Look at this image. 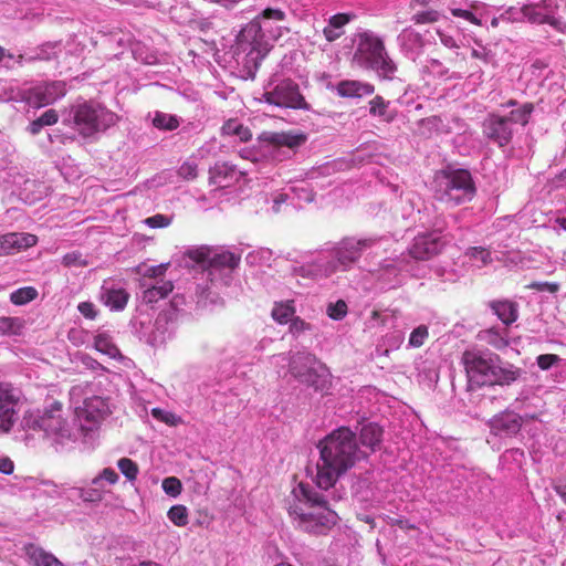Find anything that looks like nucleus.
I'll list each match as a JSON object with an SVG mask.
<instances>
[{"instance_id":"obj_1","label":"nucleus","mask_w":566,"mask_h":566,"mask_svg":"<svg viewBox=\"0 0 566 566\" xmlns=\"http://www.w3.org/2000/svg\"><path fill=\"white\" fill-rule=\"evenodd\" d=\"M315 483L321 491L300 483L287 500V512L293 525L312 535H325L337 523L338 515L332 507L342 495L335 486L337 480L367 457L358 447L356 433L347 427L333 430L318 443Z\"/></svg>"},{"instance_id":"obj_2","label":"nucleus","mask_w":566,"mask_h":566,"mask_svg":"<svg viewBox=\"0 0 566 566\" xmlns=\"http://www.w3.org/2000/svg\"><path fill=\"white\" fill-rule=\"evenodd\" d=\"M462 363L471 386H509L522 375L521 368L503 363L499 355L490 350H465Z\"/></svg>"},{"instance_id":"obj_3","label":"nucleus","mask_w":566,"mask_h":566,"mask_svg":"<svg viewBox=\"0 0 566 566\" xmlns=\"http://www.w3.org/2000/svg\"><path fill=\"white\" fill-rule=\"evenodd\" d=\"M284 19L285 13L282 10L268 8L259 17L245 24L238 34V48L247 52L244 67L249 70L251 77H254L262 60L271 50V44L263 31L265 25L262 24V20L282 21Z\"/></svg>"},{"instance_id":"obj_4","label":"nucleus","mask_w":566,"mask_h":566,"mask_svg":"<svg viewBox=\"0 0 566 566\" xmlns=\"http://www.w3.org/2000/svg\"><path fill=\"white\" fill-rule=\"evenodd\" d=\"M21 426L23 429L42 431L56 448L74 442L77 438V431L69 421L59 401H54L42 411L25 413Z\"/></svg>"},{"instance_id":"obj_5","label":"nucleus","mask_w":566,"mask_h":566,"mask_svg":"<svg viewBox=\"0 0 566 566\" xmlns=\"http://www.w3.org/2000/svg\"><path fill=\"white\" fill-rule=\"evenodd\" d=\"M353 62L360 69L375 72L380 80H392L397 72L384 41L371 31L357 35Z\"/></svg>"},{"instance_id":"obj_6","label":"nucleus","mask_w":566,"mask_h":566,"mask_svg":"<svg viewBox=\"0 0 566 566\" xmlns=\"http://www.w3.org/2000/svg\"><path fill=\"white\" fill-rule=\"evenodd\" d=\"M275 357L289 363V373L297 382L318 392L328 390L329 370L314 354L310 352L282 353Z\"/></svg>"},{"instance_id":"obj_7","label":"nucleus","mask_w":566,"mask_h":566,"mask_svg":"<svg viewBox=\"0 0 566 566\" xmlns=\"http://www.w3.org/2000/svg\"><path fill=\"white\" fill-rule=\"evenodd\" d=\"M434 193L438 200L458 206L471 201L476 187L469 170L448 169L436 176Z\"/></svg>"},{"instance_id":"obj_8","label":"nucleus","mask_w":566,"mask_h":566,"mask_svg":"<svg viewBox=\"0 0 566 566\" xmlns=\"http://www.w3.org/2000/svg\"><path fill=\"white\" fill-rule=\"evenodd\" d=\"M66 122L83 137H91L115 125L117 115L93 102H82L71 107Z\"/></svg>"},{"instance_id":"obj_9","label":"nucleus","mask_w":566,"mask_h":566,"mask_svg":"<svg viewBox=\"0 0 566 566\" xmlns=\"http://www.w3.org/2000/svg\"><path fill=\"white\" fill-rule=\"evenodd\" d=\"M377 242L378 238H344L333 249L334 260L317 264L318 270L326 276L337 270L347 271L360 259L364 251L370 249Z\"/></svg>"},{"instance_id":"obj_10","label":"nucleus","mask_w":566,"mask_h":566,"mask_svg":"<svg viewBox=\"0 0 566 566\" xmlns=\"http://www.w3.org/2000/svg\"><path fill=\"white\" fill-rule=\"evenodd\" d=\"M189 258L206 265L211 281L221 280L224 284H229L232 271L240 263V255L229 251H212L207 248L190 251Z\"/></svg>"},{"instance_id":"obj_11","label":"nucleus","mask_w":566,"mask_h":566,"mask_svg":"<svg viewBox=\"0 0 566 566\" xmlns=\"http://www.w3.org/2000/svg\"><path fill=\"white\" fill-rule=\"evenodd\" d=\"M263 98L266 103L277 107L307 109L308 106L300 93L298 85L290 78L277 83L270 81L265 86Z\"/></svg>"},{"instance_id":"obj_12","label":"nucleus","mask_w":566,"mask_h":566,"mask_svg":"<svg viewBox=\"0 0 566 566\" xmlns=\"http://www.w3.org/2000/svg\"><path fill=\"white\" fill-rule=\"evenodd\" d=\"M107 399L99 396L85 398L83 405L75 408V416L80 422V429L88 434L109 415Z\"/></svg>"},{"instance_id":"obj_13","label":"nucleus","mask_w":566,"mask_h":566,"mask_svg":"<svg viewBox=\"0 0 566 566\" xmlns=\"http://www.w3.org/2000/svg\"><path fill=\"white\" fill-rule=\"evenodd\" d=\"M66 93L65 83L52 81L39 83L24 91V99L33 107L40 108L53 104Z\"/></svg>"},{"instance_id":"obj_14","label":"nucleus","mask_w":566,"mask_h":566,"mask_svg":"<svg viewBox=\"0 0 566 566\" xmlns=\"http://www.w3.org/2000/svg\"><path fill=\"white\" fill-rule=\"evenodd\" d=\"M446 241L440 234V229L437 228L432 232H426L418 234L408 249L409 255L418 261H426L438 255Z\"/></svg>"},{"instance_id":"obj_15","label":"nucleus","mask_w":566,"mask_h":566,"mask_svg":"<svg viewBox=\"0 0 566 566\" xmlns=\"http://www.w3.org/2000/svg\"><path fill=\"white\" fill-rule=\"evenodd\" d=\"M306 135L302 133L293 132H264L260 135L259 140L264 143L268 147H272V150L268 151L275 157L274 153L280 154L281 148L285 147L290 151L294 153L298 147L305 144Z\"/></svg>"},{"instance_id":"obj_16","label":"nucleus","mask_w":566,"mask_h":566,"mask_svg":"<svg viewBox=\"0 0 566 566\" xmlns=\"http://www.w3.org/2000/svg\"><path fill=\"white\" fill-rule=\"evenodd\" d=\"M17 397L9 385L0 384V434L11 430L18 419Z\"/></svg>"},{"instance_id":"obj_17","label":"nucleus","mask_w":566,"mask_h":566,"mask_svg":"<svg viewBox=\"0 0 566 566\" xmlns=\"http://www.w3.org/2000/svg\"><path fill=\"white\" fill-rule=\"evenodd\" d=\"M483 134L500 147H504L513 137V128L503 116L492 114L483 122Z\"/></svg>"},{"instance_id":"obj_18","label":"nucleus","mask_w":566,"mask_h":566,"mask_svg":"<svg viewBox=\"0 0 566 566\" xmlns=\"http://www.w3.org/2000/svg\"><path fill=\"white\" fill-rule=\"evenodd\" d=\"M523 424V418L511 410L495 415L489 422L490 429L495 434L513 437L516 436Z\"/></svg>"},{"instance_id":"obj_19","label":"nucleus","mask_w":566,"mask_h":566,"mask_svg":"<svg viewBox=\"0 0 566 566\" xmlns=\"http://www.w3.org/2000/svg\"><path fill=\"white\" fill-rule=\"evenodd\" d=\"M520 12L524 19H527L531 23L544 24L547 23L554 29L564 32L566 23L559 18L553 17L552 14L545 13L541 6L537 3L524 4Z\"/></svg>"},{"instance_id":"obj_20","label":"nucleus","mask_w":566,"mask_h":566,"mask_svg":"<svg viewBox=\"0 0 566 566\" xmlns=\"http://www.w3.org/2000/svg\"><path fill=\"white\" fill-rule=\"evenodd\" d=\"M36 237L30 233H7L0 237V255L11 254L22 249L33 247Z\"/></svg>"},{"instance_id":"obj_21","label":"nucleus","mask_w":566,"mask_h":566,"mask_svg":"<svg viewBox=\"0 0 566 566\" xmlns=\"http://www.w3.org/2000/svg\"><path fill=\"white\" fill-rule=\"evenodd\" d=\"M143 289L142 300L145 304H155L167 297L174 290V283L169 280H159L156 282L140 281Z\"/></svg>"},{"instance_id":"obj_22","label":"nucleus","mask_w":566,"mask_h":566,"mask_svg":"<svg viewBox=\"0 0 566 566\" xmlns=\"http://www.w3.org/2000/svg\"><path fill=\"white\" fill-rule=\"evenodd\" d=\"M101 301L113 311L125 308L129 294L120 287H113L104 284L101 289Z\"/></svg>"},{"instance_id":"obj_23","label":"nucleus","mask_w":566,"mask_h":566,"mask_svg":"<svg viewBox=\"0 0 566 566\" xmlns=\"http://www.w3.org/2000/svg\"><path fill=\"white\" fill-rule=\"evenodd\" d=\"M489 307L505 326H510L518 317V307L514 302L507 300L491 301Z\"/></svg>"},{"instance_id":"obj_24","label":"nucleus","mask_w":566,"mask_h":566,"mask_svg":"<svg viewBox=\"0 0 566 566\" xmlns=\"http://www.w3.org/2000/svg\"><path fill=\"white\" fill-rule=\"evenodd\" d=\"M24 552L34 566H64L53 554L34 544H27Z\"/></svg>"},{"instance_id":"obj_25","label":"nucleus","mask_w":566,"mask_h":566,"mask_svg":"<svg viewBox=\"0 0 566 566\" xmlns=\"http://www.w3.org/2000/svg\"><path fill=\"white\" fill-rule=\"evenodd\" d=\"M375 86L360 81H342L337 85V93L343 97H363L371 95Z\"/></svg>"},{"instance_id":"obj_26","label":"nucleus","mask_w":566,"mask_h":566,"mask_svg":"<svg viewBox=\"0 0 566 566\" xmlns=\"http://www.w3.org/2000/svg\"><path fill=\"white\" fill-rule=\"evenodd\" d=\"M353 19L352 14L337 13L329 18L328 24L324 28L323 34L328 42H334L343 35V27Z\"/></svg>"},{"instance_id":"obj_27","label":"nucleus","mask_w":566,"mask_h":566,"mask_svg":"<svg viewBox=\"0 0 566 566\" xmlns=\"http://www.w3.org/2000/svg\"><path fill=\"white\" fill-rule=\"evenodd\" d=\"M369 114L380 117L385 123H391L397 116V111L390 107L389 101H385L384 97L377 95L369 101Z\"/></svg>"},{"instance_id":"obj_28","label":"nucleus","mask_w":566,"mask_h":566,"mask_svg":"<svg viewBox=\"0 0 566 566\" xmlns=\"http://www.w3.org/2000/svg\"><path fill=\"white\" fill-rule=\"evenodd\" d=\"M509 331L506 327H491L479 333L481 340L493 346L496 349H503L509 346Z\"/></svg>"},{"instance_id":"obj_29","label":"nucleus","mask_w":566,"mask_h":566,"mask_svg":"<svg viewBox=\"0 0 566 566\" xmlns=\"http://www.w3.org/2000/svg\"><path fill=\"white\" fill-rule=\"evenodd\" d=\"M381 438L382 430L376 423H367L360 429V443L363 447L369 448L370 451H375L376 447L381 442Z\"/></svg>"},{"instance_id":"obj_30","label":"nucleus","mask_w":566,"mask_h":566,"mask_svg":"<svg viewBox=\"0 0 566 566\" xmlns=\"http://www.w3.org/2000/svg\"><path fill=\"white\" fill-rule=\"evenodd\" d=\"M59 120V114L55 109L50 108L45 111L41 116H39L36 119L32 120L29 126L27 127V130L35 136L38 135L43 127L45 126H52L56 124Z\"/></svg>"},{"instance_id":"obj_31","label":"nucleus","mask_w":566,"mask_h":566,"mask_svg":"<svg viewBox=\"0 0 566 566\" xmlns=\"http://www.w3.org/2000/svg\"><path fill=\"white\" fill-rule=\"evenodd\" d=\"M94 347L96 350L107 355L111 358L122 357L119 349L107 334H97L94 338Z\"/></svg>"},{"instance_id":"obj_32","label":"nucleus","mask_w":566,"mask_h":566,"mask_svg":"<svg viewBox=\"0 0 566 566\" xmlns=\"http://www.w3.org/2000/svg\"><path fill=\"white\" fill-rule=\"evenodd\" d=\"M56 44L55 43H45L38 48L34 53H25L19 55V62H33V61H45L51 60L56 55L55 52Z\"/></svg>"},{"instance_id":"obj_33","label":"nucleus","mask_w":566,"mask_h":566,"mask_svg":"<svg viewBox=\"0 0 566 566\" xmlns=\"http://www.w3.org/2000/svg\"><path fill=\"white\" fill-rule=\"evenodd\" d=\"M221 130L223 135L238 136L241 142H248L252 137V133L249 127L233 119H230L227 123H224Z\"/></svg>"},{"instance_id":"obj_34","label":"nucleus","mask_w":566,"mask_h":566,"mask_svg":"<svg viewBox=\"0 0 566 566\" xmlns=\"http://www.w3.org/2000/svg\"><path fill=\"white\" fill-rule=\"evenodd\" d=\"M534 109L533 104L525 103L518 108H515L511 111V113L507 116H503L505 119H507L509 124L512 126L513 124H521L526 125L528 123V119L531 117V114Z\"/></svg>"},{"instance_id":"obj_35","label":"nucleus","mask_w":566,"mask_h":566,"mask_svg":"<svg viewBox=\"0 0 566 566\" xmlns=\"http://www.w3.org/2000/svg\"><path fill=\"white\" fill-rule=\"evenodd\" d=\"M417 132L423 137H431L433 134L439 133L442 126V119L438 116H430L422 118L418 122Z\"/></svg>"},{"instance_id":"obj_36","label":"nucleus","mask_w":566,"mask_h":566,"mask_svg":"<svg viewBox=\"0 0 566 566\" xmlns=\"http://www.w3.org/2000/svg\"><path fill=\"white\" fill-rule=\"evenodd\" d=\"M465 256L478 268H482L492 262L491 252L482 247L469 248L465 252Z\"/></svg>"},{"instance_id":"obj_37","label":"nucleus","mask_w":566,"mask_h":566,"mask_svg":"<svg viewBox=\"0 0 566 566\" xmlns=\"http://www.w3.org/2000/svg\"><path fill=\"white\" fill-rule=\"evenodd\" d=\"M153 125L158 129L174 130L179 126V119L175 115L155 112Z\"/></svg>"},{"instance_id":"obj_38","label":"nucleus","mask_w":566,"mask_h":566,"mask_svg":"<svg viewBox=\"0 0 566 566\" xmlns=\"http://www.w3.org/2000/svg\"><path fill=\"white\" fill-rule=\"evenodd\" d=\"M23 322L19 317H0V336L19 335Z\"/></svg>"},{"instance_id":"obj_39","label":"nucleus","mask_w":566,"mask_h":566,"mask_svg":"<svg viewBox=\"0 0 566 566\" xmlns=\"http://www.w3.org/2000/svg\"><path fill=\"white\" fill-rule=\"evenodd\" d=\"M38 296V291L34 287L27 286L15 290L11 293L10 300L15 305H23L33 301Z\"/></svg>"},{"instance_id":"obj_40","label":"nucleus","mask_w":566,"mask_h":566,"mask_svg":"<svg viewBox=\"0 0 566 566\" xmlns=\"http://www.w3.org/2000/svg\"><path fill=\"white\" fill-rule=\"evenodd\" d=\"M167 516L176 526L181 527L188 524V511L184 505L171 506L167 513Z\"/></svg>"},{"instance_id":"obj_41","label":"nucleus","mask_w":566,"mask_h":566,"mask_svg":"<svg viewBox=\"0 0 566 566\" xmlns=\"http://www.w3.org/2000/svg\"><path fill=\"white\" fill-rule=\"evenodd\" d=\"M117 467L128 481L136 480L138 472H139V469H138V465L136 462H134L133 460H130L128 458H122L118 460Z\"/></svg>"},{"instance_id":"obj_42","label":"nucleus","mask_w":566,"mask_h":566,"mask_svg":"<svg viewBox=\"0 0 566 566\" xmlns=\"http://www.w3.org/2000/svg\"><path fill=\"white\" fill-rule=\"evenodd\" d=\"M78 497L84 502H99L103 500L104 489L101 485H91L86 489L77 490Z\"/></svg>"},{"instance_id":"obj_43","label":"nucleus","mask_w":566,"mask_h":566,"mask_svg":"<svg viewBox=\"0 0 566 566\" xmlns=\"http://www.w3.org/2000/svg\"><path fill=\"white\" fill-rule=\"evenodd\" d=\"M167 269H168V263H161L159 265L148 266L143 272V279L140 281L146 280L147 282H156L159 280H164L163 276L165 275Z\"/></svg>"},{"instance_id":"obj_44","label":"nucleus","mask_w":566,"mask_h":566,"mask_svg":"<svg viewBox=\"0 0 566 566\" xmlns=\"http://www.w3.org/2000/svg\"><path fill=\"white\" fill-rule=\"evenodd\" d=\"M312 329V325L298 316L291 319L289 327V332L294 338H298L302 334Z\"/></svg>"},{"instance_id":"obj_45","label":"nucleus","mask_w":566,"mask_h":566,"mask_svg":"<svg viewBox=\"0 0 566 566\" xmlns=\"http://www.w3.org/2000/svg\"><path fill=\"white\" fill-rule=\"evenodd\" d=\"M428 335V327L426 325H419L410 334L409 346L415 348L422 346Z\"/></svg>"},{"instance_id":"obj_46","label":"nucleus","mask_w":566,"mask_h":566,"mask_svg":"<svg viewBox=\"0 0 566 566\" xmlns=\"http://www.w3.org/2000/svg\"><path fill=\"white\" fill-rule=\"evenodd\" d=\"M119 476L112 468H105L98 475L92 480L93 485H101L104 489V482L109 484L117 483Z\"/></svg>"},{"instance_id":"obj_47","label":"nucleus","mask_w":566,"mask_h":566,"mask_svg":"<svg viewBox=\"0 0 566 566\" xmlns=\"http://www.w3.org/2000/svg\"><path fill=\"white\" fill-rule=\"evenodd\" d=\"M161 486H163V490L165 491V493L172 497L178 496L180 494L181 488H182L180 480L175 476H169V478L164 479Z\"/></svg>"},{"instance_id":"obj_48","label":"nucleus","mask_w":566,"mask_h":566,"mask_svg":"<svg viewBox=\"0 0 566 566\" xmlns=\"http://www.w3.org/2000/svg\"><path fill=\"white\" fill-rule=\"evenodd\" d=\"M293 315V308L290 305H275L272 310V317L280 324L286 323Z\"/></svg>"},{"instance_id":"obj_49","label":"nucleus","mask_w":566,"mask_h":566,"mask_svg":"<svg viewBox=\"0 0 566 566\" xmlns=\"http://www.w3.org/2000/svg\"><path fill=\"white\" fill-rule=\"evenodd\" d=\"M347 313V305L344 301L339 300L336 303H331L327 307V314L331 318L339 321L345 317Z\"/></svg>"},{"instance_id":"obj_50","label":"nucleus","mask_w":566,"mask_h":566,"mask_svg":"<svg viewBox=\"0 0 566 566\" xmlns=\"http://www.w3.org/2000/svg\"><path fill=\"white\" fill-rule=\"evenodd\" d=\"M560 357L555 354H542L537 356L536 363L542 370H548L554 365L560 361Z\"/></svg>"},{"instance_id":"obj_51","label":"nucleus","mask_w":566,"mask_h":566,"mask_svg":"<svg viewBox=\"0 0 566 566\" xmlns=\"http://www.w3.org/2000/svg\"><path fill=\"white\" fill-rule=\"evenodd\" d=\"M439 19V12L436 10H428L418 12L412 17V20L417 24L436 22Z\"/></svg>"},{"instance_id":"obj_52","label":"nucleus","mask_w":566,"mask_h":566,"mask_svg":"<svg viewBox=\"0 0 566 566\" xmlns=\"http://www.w3.org/2000/svg\"><path fill=\"white\" fill-rule=\"evenodd\" d=\"M178 175L187 180H192L197 177V164L193 161L184 163L178 170Z\"/></svg>"},{"instance_id":"obj_53","label":"nucleus","mask_w":566,"mask_h":566,"mask_svg":"<svg viewBox=\"0 0 566 566\" xmlns=\"http://www.w3.org/2000/svg\"><path fill=\"white\" fill-rule=\"evenodd\" d=\"M166 324V322H161L160 319L155 322V331L150 336L151 345L156 346L165 342L164 329Z\"/></svg>"},{"instance_id":"obj_54","label":"nucleus","mask_w":566,"mask_h":566,"mask_svg":"<svg viewBox=\"0 0 566 566\" xmlns=\"http://www.w3.org/2000/svg\"><path fill=\"white\" fill-rule=\"evenodd\" d=\"M171 219L164 214H155L145 219V223L150 228H166L170 224Z\"/></svg>"},{"instance_id":"obj_55","label":"nucleus","mask_w":566,"mask_h":566,"mask_svg":"<svg viewBox=\"0 0 566 566\" xmlns=\"http://www.w3.org/2000/svg\"><path fill=\"white\" fill-rule=\"evenodd\" d=\"M564 3V0H542L538 2V6L542 7L545 13L554 14L558 11L560 4Z\"/></svg>"},{"instance_id":"obj_56","label":"nucleus","mask_w":566,"mask_h":566,"mask_svg":"<svg viewBox=\"0 0 566 566\" xmlns=\"http://www.w3.org/2000/svg\"><path fill=\"white\" fill-rule=\"evenodd\" d=\"M63 264L65 266H84L86 262L82 260L80 253L71 252L63 256Z\"/></svg>"},{"instance_id":"obj_57","label":"nucleus","mask_w":566,"mask_h":566,"mask_svg":"<svg viewBox=\"0 0 566 566\" xmlns=\"http://www.w3.org/2000/svg\"><path fill=\"white\" fill-rule=\"evenodd\" d=\"M501 18L503 21L509 22H520L524 20L520 9H516L515 7H510L507 10H505V12L501 14Z\"/></svg>"},{"instance_id":"obj_58","label":"nucleus","mask_w":566,"mask_h":566,"mask_svg":"<svg viewBox=\"0 0 566 566\" xmlns=\"http://www.w3.org/2000/svg\"><path fill=\"white\" fill-rule=\"evenodd\" d=\"M451 13L454 17L463 18L468 21H470L473 24L482 25V22L480 19H478L471 11L463 10V9H451Z\"/></svg>"},{"instance_id":"obj_59","label":"nucleus","mask_w":566,"mask_h":566,"mask_svg":"<svg viewBox=\"0 0 566 566\" xmlns=\"http://www.w3.org/2000/svg\"><path fill=\"white\" fill-rule=\"evenodd\" d=\"M230 170L231 168L227 164H217L210 171L211 178L214 180V182H221L220 178L222 176L226 177Z\"/></svg>"},{"instance_id":"obj_60","label":"nucleus","mask_w":566,"mask_h":566,"mask_svg":"<svg viewBox=\"0 0 566 566\" xmlns=\"http://www.w3.org/2000/svg\"><path fill=\"white\" fill-rule=\"evenodd\" d=\"M77 308L86 318L94 319L96 317L95 306L91 302H82L78 304Z\"/></svg>"},{"instance_id":"obj_61","label":"nucleus","mask_w":566,"mask_h":566,"mask_svg":"<svg viewBox=\"0 0 566 566\" xmlns=\"http://www.w3.org/2000/svg\"><path fill=\"white\" fill-rule=\"evenodd\" d=\"M438 35H439V39L441 41V43L449 48V49H453V48H458V44H457V41L454 40L453 36L449 35V34H446L441 31H438Z\"/></svg>"},{"instance_id":"obj_62","label":"nucleus","mask_w":566,"mask_h":566,"mask_svg":"<svg viewBox=\"0 0 566 566\" xmlns=\"http://www.w3.org/2000/svg\"><path fill=\"white\" fill-rule=\"evenodd\" d=\"M14 464L9 458H0V472L3 474H11L13 472Z\"/></svg>"},{"instance_id":"obj_63","label":"nucleus","mask_w":566,"mask_h":566,"mask_svg":"<svg viewBox=\"0 0 566 566\" xmlns=\"http://www.w3.org/2000/svg\"><path fill=\"white\" fill-rule=\"evenodd\" d=\"M531 287L539 290V291L547 290L552 293H554L558 290L557 284L548 283V282H544V283L536 282V283L531 284Z\"/></svg>"},{"instance_id":"obj_64","label":"nucleus","mask_w":566,"mask_h":566,"mask_svg":"<svg viewBox=\"0 0 566 566\" xmlns=\"http://www.w3.org/2000/svg\"><path fill=\"white\" fill-rule=\"evenodd\" d=\"M305 566H335L324 558L315 556L312 560H308Z\"/></svg>"}]
</instances>
